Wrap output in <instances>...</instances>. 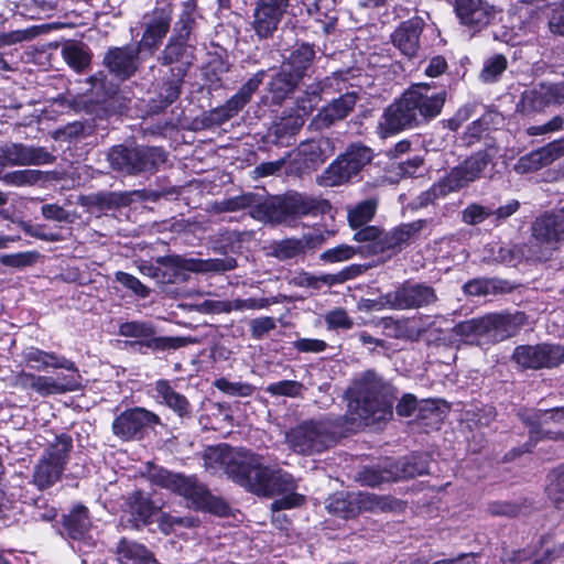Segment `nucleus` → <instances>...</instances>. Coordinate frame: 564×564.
<instances>
[{"label": "nucleus", "instance_id": "nucleus-35", "mask_svg": "<svg viewBox=\"0 0 564 564\" xmlns=\"http://www.w3.org/2000/svg\"><path fill=\"white\" fill-rule=\"evenodd\" d=\"M318 97L313 94L312 98L308 99L306 105L304 101L299 105V110L295 117L282 118L273 127L274 134L278 139L286 135L294 134L304 123V117L312 112L317 105Z\"/></svg>", "mask_w": 564, "mask_h": 564}, {"label": "nucleus", "instance_id": "nucleus-7", "mask_svg": "<svg viewBox=\"0 0 564 564\" xmlns=\"http://www.w3.org/2000/svg\"><path fill=\"white\" fill-rule=\"evenodd\" d=\"M561 241H564V208L535 219L532 225V239L528 246V258L545 261Z\"/></svg>", "mask_w": 564, "mask_h": 564}, {"label": "nucleus", "instance_id": "nucleus-27", "mask_svg": "<svg viewBox=\"0 0 564 564\" xmlns=\"http://www.w3.org/2000/svg\"><path fill=\"white\" fill-rule=\"evenodd\" d=\"M176 100V78H163L160 90L154 97L143 100L139 110L143 119L162 113Z\"/></svg>", "mask_w": 564, "mask_h": 564}, {"label": "nucleus", "instance_id": "nucleus-55", "mask_svg": "<svg viewBox=\"0 0 564 564\" xmlns=\"http://www.w3.org/2000/svg\"><path fill=\"white\" fill-rule=\"evenodd\" d=\"M214 386L223 391L226 394L229 395H237V397H249L253 393L254 388L246 382H230L226 380L225 378L217 379L214 383Z\"/></svg>", "mask_w": 564, "mask_h": 564}, {"label": "nucleus", "instance_id": "nucleus-47", "mask_svg": "<svg viewBox=\"0 0 564 564\" xmlns=\"http://www.w3.org/2000/svg\"><path fill=\"white\" fill-rule=\"evenodd\" d=\"M304 386L295 380H282L267 386L265 391L272 397L297 398L302 395Z\"/></svg>", "mask_w": 564, "mask_h": 564}, {"label": "nucleus", "instance_id": "nucleus-33", "mask_svg": "<svg viewBox=\"0 0 564 564\" xmlns=\"http://www.w3.org/2000/svg\"><path fill=\"white\" fill-rule=\"evenodd\" d=\"M183 14L181 18L182 28H178V58L181 55V40H185L188 44L187 47L184 50V61H182L183 64L189 65L192 63V59L194 58V50L191 42L192 32L195 28V2L194 0H185L183 2Z\"/></svg>", "mask_w": 564, "mask_h": 564}, {"label": "nucleus", "instance_id": "nucleus-41", "mask_svg": "<svg viewBox=\"0 0 564 564\" xmlns=\"http://www.w3.org/2000/svg\"><path fill=\"white\" fill-rule=\"evenodd\" d=\"M296 84L297 80L292 76V73L283 69V66L281 65L280 72L272 77L269 84V91L272 96V101L280 104L293 91Z\"/></svg>", "mask_w": 564, "mask_h": 564}, {"label": "nucleus", "instance_id": "nucleus-63", "mask_svg": "<svg viewBox=\"0 0 564 564\" xmlns=\"http://www.w3.org/2000/svg\"><path fill=\"white\" fill-rule=\"evenodd\" d=\"M89 83L93 89L102 90L104 98H111L117 94L118 87L110 84L108 80L107 74L102 70L97 72L96 74L89 77Z\"/></svg>", "mask_w": 564, "mask_h": 564}, {"label": "nucleus", "instance_id": "nucleus-19", "mask_svg": "<svg viewBox=\"0 0 564 564\" xmlns=\"http://www.w3.org/2000/svg\"><path fill=\"white\" fill-rule=\"evenodd\" d=\"M562 104H564V83L540 84L522 93L517 108L520 112L529 115Z\"/></svg>", "mask_w": 564, "mask_h": 564}, {"label": "nucleus", "instance_id": "nucleus-38", "mask_svg": "<svg viewBox=\"0 0 564 564\" xmlns=\"http://www.w3.org/2000/svg\"><path fill=\"white\" fill-rule=\"evenodd\" d=\"M351 278L350 269H345L336 274L313 275L307 272H300L292 279L297 286L318 289L322 284L332 286L344 283Z\"/></svg>", "mask_w": 564, "mask_h": 564}, {"label": "nucleus", "instance_id": "nucleus-64", "mask_svg": "<svg viewBox=\"0 0 564 564\" xmlns=\"http://www.w3.org/2000/svg\"><path fill=\"white\" fill-rule=\"evenodd\" d=\"M546 165L564 156V138L554 140L540 148Z\"/></svg>", "mask_w": 564, "mask_h": 564}, {"label": "nucleus", "instance_id": "nucleus-17", "mask_svg": "<svg viewBox=\"0 0 564 564\" xmlns=\"http://www.w3.org/2000/svg\"><path fill=\"white\" fill-rule=\"evenodd\" d=\"M102 65L115 79L124 83L140 68V52L133 45L110 46L102 58Z\"/></svg>", "mask_w": 564, "mask_h": 564}, {"label": "nucleus", "instance_id": "nucleus-32", "mask_svg": "<svg viewBox=\"0 0 564 564\" xmlns=\"http://www.w3.org/2000/svg\"><path fill=\"white\" fill-rule=\"evenodd\" d=\"M334 152L332 142L328 139L312 140L302 143L299 148V156L306 169H315L325 162Z\"/></svg>", "mask_w": 564, "mask_h": 564}, {"label": "nucleus", "instance_id": "nucleus-25", "mask_svg": "<svg viewBox=\"0 0 564 564\" xmlns=\"http://www.w3.org/2000/svg\"><path fill=\"white\" fill-rule=\"evenodd\" d=\"M288 4V1L259 0L254 10L253 28L260 37H268L276 30Z\"/></svg>", "mask_w": 564, "mask_h": 564}, {"label": "nucleus", "instance_id": "nucleus-13", "mask_svg": "<svg viewBox=\"0 0 564 564\" xmlns=\"http://www.w3.org/2000/svg\"><path fill=\"white\" fill-rule=\"evenodd\" d=\"M437 300L435 290L424 283H404L395 291L389 292L378 301H372L370 308L389 307L393 310L420 308Z\"/></svg>", "mask_w": 564, "mask_h": 564}, {"label": "nucleus", "instance_id": "nucleus-46", "mask_svg": "<svg viewBox=\"0 0 564 564\" xmlns=\"http://www.w3.org/2000/svg\"><path fill=\"white\" fill-rule=\"evenodd\" d=\"M118 334L134 339L155 335V328L151 323L131 321L119 325Z\"/></svg>", "mask_w": 564, "mask_h": 564}, {"label": "nucleus", "instance_id": "nucleus-45", "mask_svg": "<svg viewBox=\"0 0 564 564\" xmlns=\"http://www.w3.org/2000/svg\"><path fill=\"white\" fill-rule=\"evenodd\" d=\"M176 63V35L172 34L169 37V42L162 53L158 56V64L160 65V72L163 73L166 78H176L174 75L173 65Z\"/></svg>", "mask_w": 564, "mask_h": 564}, {"label": "nucleus", "instance_id": "nucleus-11", "mask_svg": "<svg viewBox=\"0 0 564 564\" xmlns=\"http://www.w3.org/2000/svg\"><path fill=\"white\" fill-rule=\"evenodd\" d=\"M395 505V500L386 496L379 497L369 492L348 494L341 491L329 497L327 509L329 512L343 518H350L360 511L391 510Z\"/></svg>", "mask_w": 564, "mask_h": 564}, {"label": "nucleus", "instance_id": "nucleus-16", "mask_svg": "<svg viewBox=\"0 0 564 564\" xmlns=\"http://www.w3.org/2000/svg\"><path fill=\"white\" fill-rule=\"evenodd\" d=\"M160 424V417L141 406L127 409L112 422V433L122 441L140 440L147 427Z\"/></svg>", "mask_w": 564, "mask_h": 564}, {"label": "nucleus", "instance_id": "nucleus-43", "mask_svg": "<svg viewBox=\"0 0 564 564\" xmlns=\"http://www.w3.org/2000/svg\"><path fill=\"white\" fill-rule=\"evenodd\" d=\"M378 203L375 198H369L357 204L348 212V220L352 228H358L370 221L375 216Z\"/></svg>", "mask_w": 564, "mask_h": 564}, {"label": "nucleus", "instance_id": "nucleus-51", "mask_svg": "<svg viewBox=\"0 0 564 564\" xmlns=\"http://www.w3.org/2000/svg\"><path fill=\"white\" fill-rule=\"evenodd\" d=\"M546 492L549 498L555 503L564 501V465L550 474Z\"/></svg>", "mask_w": 564, "mask_h": 564}, {"label": "nucleus", "instance_id": "nucleus-29", "mask_svg": "<svg viewBox=\"0 0 564 564\" xmlns=\"http://www.w3.org/2000/svg\"><path fill=\"white\" fill-rule=\"evenodd\" d=\"M237 267L232 257L223 259H195L178 257V271L187 270L197 273H223L231 271Z\"/></svg>", "mask_w": 564, "mask_h": 564}, {"label": "nucleus", "instance_id": "nucleus-10", "mask_svg": "<svg viewBox=\"0 0 564 564\" xmlns=\"http://www.w3.org/2000/svg\"><path fill=\"white\" fill-rule=\"evenodd\" d=\"M371 149L360 145H350L344 154L337 158L321 176L324 186H338L356 177L364 166L372 160Z\"/></svg>", "mask_w": 564, "mask_h": 564}, {"label": "nucleus", "instance_id": "nucleus-39", "mask_svg": "<svg viewBox=\"0 0 564 564\" xmlns=\"http://www.w3.org/2000/svg\"><path fill=\"white\" fill-rule=\"evenodd\" d=\"M124 347L133 352L149 354L154 351H163L166 349H176V337H150L126 340Z\"/></svg>", "mask_w": 564, "mask_h": 564}, {"label": "nucleus", "instance_id": "nucleus-9", "mask_svg": "<svg viewBox=\"0 0 564 564\" xmlns=\"http://www.w3.org/2000/svg\"><path fill=\"white\" fill-rule=\"evenodd\" d=\"M288 446L301 455H314L332 446L334 437L326 423L304 421L285 435Z\"/></svg>", "mask_w": 564, "mask_h": 564}, {"label": "nucleus", "instance_id": "nucleus-40", "mask_svg": "<svg viewBox=\"0 0 564 564\" xmlns=\"http://www.w3.org/2000/svg\"><path fill=\"white\" fill-rule=\"evenodd\" d=\"M262 78L263 73L256 74L224 105L225 111H227V116H225V118H232L243 108L258 89Z\"/></svg>", "mask_w": 564, "mask_h": 564}, {"label": "nucleus", "instance_id": "nucleus-14", "mask_svg": "<svg viewBox=\"0 0 564 564\" xmlns=\"http://www.w3.org/2000/svg\"><path fill=\"white\" fill-rule=\"evenodd\" d=\"M253 453L239 448L232 449L227 445L208 447L204 453V462L207 469L217 471L223 468L225 473L237 484L246 477Z\"/></svg>", "mask_w": 564, "mask_h": 564}, {"label": "nucleus", "instance_id": "nucleus-26", "mask_svg": "<svg viewBox=\"0 0 564 564\" xmlns=\"http://www.w3.org/2000/svg\"><path fill=\"white\" fill-rule=\"evenodd\" d=\"M424 28V21L414 17L402 22L391 34V41L401 54L412 58L420 48V36Z\"/></svg>", "mask_w": 564, "mask_h": 564}, {"label": "nucleus", "instance_id": "nucleus-2", "mask_svg": "<svg viewBox=\"0 0 564 564\" xmlns=\"http://www.w3.org/2000/svg\"><path fill=\"white\" fill-rule=\"evenodd\" d=\"M221 209L235 212L250 208V215L265 223H282L291 216L324 213L329 208L326 200H319L299 193L284 197L263 198L252 193L231 197L221 203Z\"/></svg>", "mask_w": 564, "mask_h": 564}, {"label": "nucleus", "instance_id": "nucleus-28", "mask_svg": "<svg viewBox=\"0 0 564 564\" xmlns=\"http://www.w3.org/2000/svg\"><path fill=\"white\" fill-rule=\"evenodd\" d=\"M357 101L355 93H347L324 107L315 117L314 123L321 128H327L337 120H341L348 116L354 109Z\"/></svg>", "mask_w": 564, "mask_h": 564}, {"label": "nucleus", "instance_id": "nucleus-24", "mask_svg": "<svg viewBox=\"0 0 564 564\" xmlns=\"http://www.w3.org/2000/svg\"><path fill=\"white\" fill-rule=\"evenodd\" d=\"M171 20L170 13H166L164 9L154 10L153 17L143 30L141 40L134 45L135 48H139L140 54L147 52L152 56L156 52L170 30Z\"/></svg>", "mask_w": 564, "mask_h": 564}, {"label": "nucleus", "instance_id": "nucleus-23", "mask_svg": "<svg viewBox=\"0 0 564 564\" xmlns=\"http://www.w3.org/2000/svg\"><path fill=\"white\" fill-rule=\"evenodd\" d=\"M1 158L6 166L52 164L55 156L43 147L11 143L1 148Z\"/></svg>", "mask_w": 564, "mask_h": 564}, {"label": "nucleus", "instance_id": "nucleus-22", "mask_svg": "<svg viewBox=\"0 0 564 564\" xmlns=\"http://www.w3.org/2000/svg\"><path fill=\"white\" fill-rule=\"evenodd\" d=\"M454 11L460 23L474 32L486 28L496 17V9L486 0H455Z\"/></svg>", "mask_w": 564, "mask_h": 564}, {"label": "nucleus", "instance_id": "nucleus-1", "mask_svg": "<svg viewBox=\"0 0 564 564\" xmlns=\"http://www.w3.org/2000/svg\"><path fill=\"white\" fill-rule=\"evenodd\" d=\"M446 96L445 90L432 91L429 84H413L384 111L379 123L381 135L387 137L436 118L442 112Z\"/></svg>", "mask_w": 564, "mask_h": 564}, {"label": "nucleus", "instance_id": "nucleus-6", "mask_svg": "<svg viewBox=\"0 0 564 564\" xmlns=\"http://www.w3.org/2000/svg\"><path fill=\"white\" fill-rule=\"evenodd\" d=\"M74 448L70 434L59 433L43 451L33 467L31 484L40 491L47 490L56 485L68 465Z\"/></svg>", "mask_w": 564, "mask_h": 564}, {"label": "nucleus", "instance_id": "nucleus-52", "mask_svg": "<svg viewBox=\"0 0 564 564\" xmlns=\"http://www.w3.org/2000/svg\"><path fill=\"white\" fill-rule=\"evenodd\" d=\"M544 166H546V164L544 163L541 150L538 149L535 151L530 152L527 155L521 156L514 164L513 169L517 173L524 174L538 171Z\"/></svg>", "mask_w": 564, "mask_h": 564}, {"label": "nucleus", "instance_id": "nucleus-36", "mask_svg": "<svg viewBox=\"0 0 564 564\" xmlns=\"http://www.w3.org/2000/svg\"><path fill=\"white\" fill-rule=\"evenodd\" d=\"M314 51L307 44H301L282 63L283 69L292 73V76L299 82L305 75V72L312 64Z\"/></svg>", "mask_w": 564, "mask_h": 564}, {"label": "nucleus", "instance_id": "nucleus-49", "mask_svg": "<svg viewBox=\"0 0 564 564\" xmlns=\"http://www.w3.org/2000/svg\"><path fill=\"white\" fill-rule=\"evenodd\" d=\"M507 65V58L501 54L488 58L480 73L481 80L485 83L495 82L506 70Z\"/></svg>", "mask_w": 564, "mask_h": 564}, {"label": "nucleus", "instance_id": "nucleus-34", "mask_svg": "<svg viewBox=\"0 0 564 564\" xmlns=\"http://www.w3.org/2000/svg\"><path fill=\"white\" fill-rule=\"evenodd\" d=\"M141 272L153 278L159 284H173L176 281V256L159 257L155 264L142 265Z\"/></svg>", "mask_w": 564, "mask_h": 564}, {"label": "nucleus", "instance_id": "nucleus-62", "mask_svg": "<svg viewBox=\"0 0 564 564\" xmlns=\"http://www.w3.org/2000/svg\"><path fill=\"white\" fill-rule=\"evenodd\" d=\"M150 479L154 485L176 492V474L164 468H158L150 474Z\"/></svg>", "mask_w": 564, "mask_h": 564}, {"label": "nucleus", "instance_id": "nucleus-12", "mask_svg": "<svg viewBox=\"0 0 564 564\" xmlns=\"http://www.w3.org/2000/svg\"><path fill=\"white\" fill-rule=\"evenodd\" d=\"M426 473H429L427 455H412L390 463L381 469H365L362 473V481L368 486L375 487L382 482L413 478Z\"/></svg>", "mask_w": 564, "mask_h": 564}, {"label": "nucleus", "instance_id": "nucleus-37", "mask_svg": "<svg viewBox=\"0 0 564 564\" xmlns=\"http://www.w3.org/2000/svg\"><path fill=\"white\" fill-rule=\"evenodd\" d=\"M128 194L116 192H98L84 197L83 205L95 207L101 212L112 210L129 205Z\"/></svg>", "mask_w": 564, "mask_h": 564}, {"label": "nucleus", "instance_id": "nucleus-61", "mask_svg": "<svg viewBox=\"0 0 564 564\" xmlns=\"http://www.w3.org/2000/svg\"><path fill=\"white\" fill-rule=\"evenodd\" d=\"M67 387L58 386L50 376H37L35 392L41 397L65 393Z\"/></svg>", "mask_w": 564, "mask_h": 564}, {"label": "nucleus", "instance_id": "nucleus-3", "mask_svg": "<svg viewBox=\"0 0 564 564\" xmlns=\"http://www.w3.org/2000/svg\"><path fill=\"white\" fill-rule=\"evenodd\" d=\"M240 486L258 495L272 497L281 495L272 502L273 511L291 509L303 503L304 497L294 492L296 482L286 471L263 466L261 457L253 455L246 477L240 478Z\"/></svg>", "mask_w": 564, "mask_h": 564}, {"label": "nucleus", "instance_id": "nucleus-31", "mask_svg": "<svg viewBox=\"0 0 564 564\" xmlns=\"http://www.w3.org/2000/svg\"><path fill=\"white\" fill-rule=\"evenodd\" d=\"M426 221L419 219L409 224H403L393 230L386 232V238L379 243V250H397L401 246L408 243L415 237L425 226Z\"/></svg>", "mask_w": 564, "mask_h": 564}, {"label": "nucleus", "instance_id": "nucleus-30", "mask_svg": "<svg viewBox=\"0 0 564 564\" xmlns=\"http://www.w3.org/2000/svg\"><path fill=\"white\" fill-rule=\"evenodd\" d=\"M63 529L69 539L80 541L90 528L89 510L84 505H77L63 516Z\"/></svg>", "mask_w": 564, "mask_h": 564}, {"label": "nucleus", "instance_id": "nucleus-44", "mask_svg": "<svg viewBox=\"0 0 564 564\" xmlns=\"http://www.w3.org/2000/svg\"><path fill=\"white\" fill-rule=\"evenodd\" d=\"M356 241L366 243L365 252L371 253V254H378L381 252H386V250H379L377 247H379L378 242H381L386 238V232L380 231L375 226H368L365 228H361L358 230L354 236Z\"/></svg>", "mask_w": 564, "mask_h": 564}, {"label": "nucleus", "instance_id": "nucleus-54", "mask_svg": "<svg viewBox=\"0 0 564 564\" xmlns=\"http://www.w3.org/2000/svg\"><path fill=\"white\" fill-rule=\"evenodd\" d=\"M7 185L22 186L37 182L39 172L32 170H18L0 176Z\"/></svg>", "mask_w": 564, "mask_h": 564}, {"label": "nucleus", "instance_id": "nucleus-60", "mask_svg": "<svg viewBox=\"0 0 564 564\" xmlns=\"http://www.w3.org/2000/svg\"><path fill=\"white\" fill-rule=\"evenodd\" d=\"M380 326L383 329V333L388 337L392 338H405L408 337V328L406 323L404 321L393 319L391 317H386L380 321Z\"/></svg>", "mask_w": 564, "mask_h": 564}, {"label": "nucleus", "instance_id": "nucleus-56", "mask_svg": "<svg viewBox=\"0 0 564 564\" xmlns=\"http://www.w3.org/2000/svg\"><path fill=\"white\" fill-rule=\"evenodd\" d=\"M551 6L549 29L553 34L564 35V0H555Z\"/></svg>", "mask_w": 564, "mask_h": 564}, {"label": "nucleus", "instance_id": "nucleus-48", "mask_svg": "<svg viewBox=\"0 0 564 564\" xmlns=\"http://www.w3.org/2000/svg\"><path fill=\"white\" fill-rule=\"evenodd\" d=\"M496 413L491 406H486L476 410H466L463 414V421L467 426L482 427L488 426L495 420Z\"/></svg>", "mask_w": 564, "mask_h": 564}, {"label": "nucleus", "instance_id": "nucleus-59", "mask_svg": "<svg viewBox=\"0 0 564 564\" xmlns=\"http://www.w3.org/2000/svg\"><path fill=\"white\" fill-rule=\"evenodd\" d=\"M356 250L348 245H339L337 247L325 250L321 254V259L326 262L335 263L347 261L352 258Z\"/></svg>", "mask_w": 564, "mask_h": 564}, {"label": "nucleus", "instance_id": "nucleus-21", "mask_svg": "<svg viewBox=\"0 0 564 564\" xmlns=\"http://www.w3.org/2000/svg\"><path fill=\"white\" fill-rule=\"evenodd\" d=\"M178 496H182L188 507L208 510L219 516L227 512V506L219 499L210 496L204 486L195 478L178 475Z\"/></svg>", "mask_w": 564, "mask_h": 564}, {"label": "nucleus", "instance_id": "nucleus-15", "mask_svg": "<svg viewBox=\"0 0 564 564\" xmlns=\"http://www.w3.org/2000/svg\"><path fill=\"white\" fill-rule=\"evenodd\" d=\"M108 161L113 171L137 175L155 170L154 149L113 145L108 152Z\"/></svg>", "mask_w": 564, "mask_h": 564}, {"label": "nucleus", "instance_id": "nucleus-8", "mask_svg": "<svg viewBox=\"0 0 564 564\" xmlns=\"http://www.w3.org/2000/svg\"><path fill=\"white\" fill-rule=\"evenodd\" d=\"M490 162L486 152H477L452 171L438 183L433 185L425 194L424 202H430L449 192L458 191L480 177L484 170Z\"/></svg>", "mask_w": 564, "mask_h": 564}, {"label": "nucleus", "instance_id": "nucleus-18", "mask_svg": "<svg viewBox=\"0 0 564 564\" xmlns=\"http://www.w3.org/2000/svg\"><path fill=\"white\" fill-rule=\"evenodd\" d=\"M513 360L523 368H550L564 361V349L558 345H522L514 349Z\"/></svg>", "mask_w": 564, "mask_h": 564}, {"label": "nucleus", "instance_id": "nucleus-5", "mask_svg": "<svg viewBox=\"0 0 564 564\" xmlns=\"http://www.w3.org/2000/svg\"><path fill=\"white\" fill-rule=\"evenodd\" d=\"M524 314H488L457 324L455 333L467 344L485 346L514 336L524 324Z\"/></svg>", "mask_w": 564, "mask_h": 564}, {"label": "nucleus", "instance_id": "nucleus-50", "mask_svg": "<svg viewBox=\"0 0 564 564\" xmlns=\"http://www.w3.org/2000/svg\"><path fill=\"white\" fill-rule=\"evenodd\" d=\"M40 257L37 251H23L17 253L2 254L0 263L10 268H24L33 265Z\"/></svg>", "mask_w": 564, "mask_h": 564}, {"label": "nucleus", "instance_id": "nucleus-20", "mask_svg": "<svg viewBox=\"0 0 564 564\" xmlns=\"http://www.w3.org/2000/svg\"><path fill=\"white\" fill-rule=\"evenodd\" d=\"M161 510L151 494L143 489L128 492L123 499V511L129 516L131 528L140 529L153 523V517Z\"/></svg>", "mask_w": 564, "mask_h": 564}, {"label": "nucleus", "instance_id": "nucleus-4", "mask_svg": "<svg viewBox=\"0 0 564 564\" xmlns=\"http://www.w3.org/2000/svg\"><path fill=\"white\" fill-rule=\"evenodd\" d=\"M387 388L372 371L365 372L348 389V411L352 421L365 425L384 422L392 416L391 401Z\"/></svg>", "mask_w": 564, "mask_h": 564}, {"label": "nucleus", "instance_id": "nucleus-58", "mask_svg": "<svg viewBox=\"0 0 564 564\" xmlns=\"http://www.w3.org/2000/svg\"><path fill=\"white\" fill-rule=\"evenodd\" d=\"M492 216V209L478 204L467 206L463 212V220L468 225H477Z\"/></svg>", "mask_w": 564, "mask_h": 564}, {"label": "nucleus", "instance_id": "nucleus-53", "mask_svg": "<svg viewBox=\"0 0 564 564\" xmlns=\"http://www.w3.org/2000/svg\"><path fill=\"white\" fill-rule=\"evenodd\" d=\"M115 278L117 282H119L126 289L130 290L138 297L145 299L151 293V290L148 286H145L137 276L130 273L117 271Z\"/></svg>", "mask_w": 564, "mask_h": 564}, {"label": "nucleus", "instance_id": "nucleus-42", "mask_svg": "<svg viewBox=\"0 0 564 564\" xmlns=\"http://www.w3.org/2000/svg\"><path fill=\"white\" fill-rule=\"evenodd\" d=\"M66 64L77 73H82L91 62V53L79 44H68L62 48Z\"/></svg>", "mask_w": 564, "mask_h": 564}, {"label": "nucleus", "instance_id": "nucleus-57", "mask_svg": "<svg viewBox=\"0 0 564 564\" xmlns=\"http://www.w3.org/2000/svg\"><path fill=\"white\" fill-rule=\"evenodd\" d=\"M305 245L302 240L285 239L276 245L274 253L280 259L293 258L304 251Z\"/></svg>", "mask_w": 564, "mask_h": 564}]
</instances>
